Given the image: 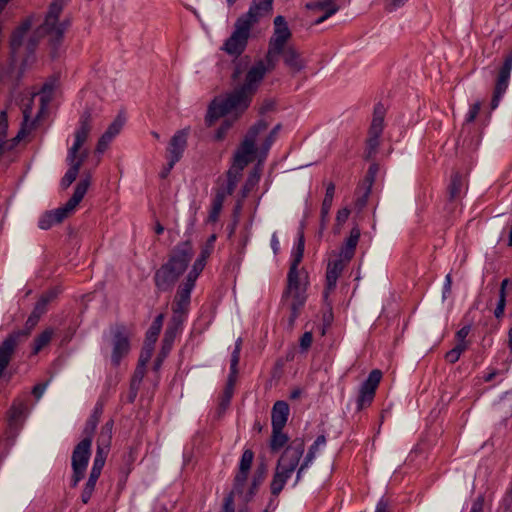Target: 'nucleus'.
Masks as SVG:
<instances>
[{
  "label": "nucleus",
  "instance_id": "obj_48",
  "mask_svg": "<svg viewBox=\"0 0 512 512\" xmlns=\"http://www.w3.org/2000/svg\"><path fill=\"white\" fill-rule=\"evenodd\" d=\"M234 121L235 120H234L233 116H232V119L224 120V122L221 124V126L219 127V129L216 132V136L215 137H216L217 140H222L225 137L227 131L231 128V126L233 125Z\"/></svg>",
  "mask_w": 512,
  "mask_h": 512
},
{
  "label": "nucleus",
  "instance_id": "obj_12",
  "mask_svg": "<svg viewBox=\"0 0 512 512\" xmlns=\"http://www.w3.org/2000/svg\"><path fill=\"white\" fill-rule=\"evenodd\" d=\"M385 108L382 105H376L374 108L373 119L369 128V137L366 141L365 156L367 159L372 158L379 147V138L384 127Z\"/></svg>",
  "mask_w": 512,
  "mask_h": 512
},
{
  "label": "nucleus",
  "instance_id": "obj_57",
  "mask_svg": "<svg viewBox=\"0 0 512 512\" xmlns=\"http://www.w3.org/2000/svg\"><path fill=\"white\" fill-rule=\"evenodd\" d=\"M505 306H506V299L499 298L497 306L494 310V315L497 319H500L503 317L504 311H505Z\"/></svg>",
  "mask_w": 512,
  "mask_h": 512
},
{
  "label": "nucleus",
  "instance_id": "obj_59",
  "mask_svg": "<svg viewBox=\"0 0 512 512\" xmlns=\"http://www.w3.org/2000/svg\"><path fill=\"white\" fill-rule=\"evenodd\" d=\"M350 215V210L347 208L340 209L337 212L336 222L338 225L344 224Z\"/></svg>",
  "mask_w": 512,
  "mask_h": 512
},
{
  "label": "nucleus",
  "instance_id": "obj_53",
  "mask_svg": "<svg viewBox=\"0 0 512 512\" xmlns=\"http://www.w3.org/2000/svg\"><path fill=\"white\" fill-rule=\"evenodd\" d=\"M408 0H384L385 2V10L388 12H393L397 8L403 6Z\"/></svg>",
  "mask_w": 512,
  "mask_h": 512
},
{
  "label": "nucleus",
  "instance_id": "obj_45",
  "mask_svg": "<svg viewBox=\"0 0 512 512\" xmlns=\"http://www.w3.org/2000/svg\"><path fill=\"white\" fill-rule=\"evenodd\" d=\"M254 458V453L252 450L247 449L243 452L241 460H240V466L239 469L243 471H250L252 462Z\"/></svg>",
  "mask_w": 512,
  "mask_h": 512
},
{
  "label": "nucleus",
  "instance_id": "obj_52",
  "mask_svg": "<svg viewBox=\"0 0 512 512\" xmlns=\"http://www.w3.org/2000/svg\"><path fill=\"white\" fill-rule=\"evenodd\" d=\"M377 170H378L377 166L376 165H372V166L369 167L368 172H367V174L365 176L364 184L366 185V187H369V189H371V187H372V184L374 182Z\"/></svg>",
  "mask_w": 512,
  "mask_h": 512
},
{
  "label": "nucleus",
  "instance_id": "obj_1",
  "mask_svg": "<svg viewBox=\"0 0 512 512\" xmlns=\"http://www.w3.org/2000/svg\"><path fill=\"white\" fill-rule=\"evenodd\" d=\"M264 62L258 61L247 72L243 84L225 96L216 97L209 105L205 121L212 126L219 118L231 115L237 120L249 107L252 97L265 76Z\"/></svg>",
  "mask_w": 512,
  "mask_h": 512
},
{
  "label": "nucleus",
  "instance_id": "obj_41",
  "mask_svg": "<svg viewBox=\"0 0 512 512\" xmlns=\"http://www.w3.org/2000/svg\"><path fill=\"white\" fill-rule=\"evenodd\" d=\"M205 264H206V260L198 257L196 259V261L194 262L193 267H192L191 271L188 273L186 279L196 282V279L198 278V276L204 269Z\"/></svg>",
  "mask_w": 512,
  "mask_h": 512
},
{
  "label": "nucleus",
  "instance_id": "obj_31",
  "mask_svg": "<svg viewBox=\"0 0 512 512\" xmlns=\"http://www.w3.org/2000/svg\"><path fill=\"white\" fill-rule=\"evenodd\" d=\"M236 376H237V372H232V370H230V374L228 376V380H227V384H226V387L224 389V392H223V395L221 397V406L222 407H226L228 406V404L230 403V400L232 398V395H233V392H234V385H235V381H236Z\"/></svg>",
  "mask_w": 512,
  "mask_h": 512
},
{
  "label": "nucleus",
  "instance_id": "obj_44",
  "mask_svg": "<svg viewBox=\"0 0 512 512\" xmlns=\"http://www.w3.org/2000/svg\"><path fill=\"white\" fill-rule=\"evenodd\" d=\"M241 345H242V339L239 338L236 341L235 348H234V350L232 352V355H231L230 370H232L233 373L234 372H238L237 366H238V363H239V360H240Z\"/></svg>",
  "mask_w": 512,
  "mask_h": 512
},
{
  "label": "nucleus",
  "instance_id": "obj_20",
  "mask_svg": "<svg viewBox=\"0 0 512 512\" xmlns=\"http://www.w3.org/2000/svg\"><path fill=\"white\" fill-rule=\"evenodd\" d=\"M194 286L195 282L186 279L185 282L178 287L172 307L174 313H183L187 310L190 303V294Z\"/></svg>",
  "mask_w": 512,
  "mask_h": 512
},
{
  "label": "nucleus",
  "instance_id": "obj_28",
  "mask_svg": "<svg viewBox=\"0 0 512 512\" xmlns=\"http://www.w3.org/2000/svg\"><path fill=\"white\" fill-rule=\"evenodd\" d=\"M283 428L272 427L270 440V449L272 452H278L288 442V436L283 433Z\"/></svg>",
  "mask_w": 512,
  "mask_h": 512
},
{
  "label": "nucleus",
  "instance_id": "obj_11",
  "mask_svg": "<svg viewBox=\"0 0 512 512\" xmlns=\"http://www.w3.org/2000/svg\"><path fill=\"white\" fill-rule=\"evenodd\" d=\"M89 439H83L74 448L72 453V486L75 487L83 479L91 454Z\"/></svg>",
  "mask_w": 512,
  "mask_h": 512
},
{
  "label": "nucleus",
  "instance_id": "obj_6",
  "mask_svg": "<svg viewBox=\"0 0 512 512\" xmlns=\"http://www.w3.org/2000/svg\"><path fill=\"white\" fill-rule=\"evenodd\" d=\"M92 129V111L85 109L79 120V128L75 132V141L68 151L67 161L70 168L62 178L61 184L64 188L69 187L77 178L79 170L86 160L88 153L86 150L80 151L82 145L87 140Z\"/></svg>",
  "mask_w": 512,
  "mask_h": 512
},
{
  "label": "nucleus",
  "instance_id": "obj_49",
  "mask_svg": "<svg viewBox=\"0 0 512 512\" xmlns=\"http://www.w3.org/2000/svg\"><path fill=\"white\" fill-rule=\"evenodd\" d=\"M248 474L249 471H243L239 469L237 475L235 476V489L238 492H242V488L248 478Z\"/></svg>",
  "mask_w": 512,
  "mask_h": 512
},
{
  "label": "nucleus",
  "instance_id": "obj_9",
  "mask_svg": "<svg viewBox=\"0 0 512 512\" xmlns=\"http://www.w3.org/2000/svg\"><path fill=\"white\" fill-rule=\"evenodd\" d=\"M89 185L90 180L88 178L81 180L76 185L73 195L64 206L55 210L47 211L40 217L38 222L39 228L42 230H48L52 226L63 222V220L66 219L82 201Z\"/></svg>",
  "mask_w": 512,
  "mask_h": 512
},
{
  "label": "nucleus",
  "instance_id": "obj_47",
  "mask_svg": "<svg viewBox=\"0 0 512 512\" xmlns=\"http://www.w3.org/2000/svg\"><path fill=\"white\" fill-rule=\"evenodd\" d=\"M55 87H56V80H54V79L44 83V85L41 89V93L43 94V96L41 98L42 102L49 100L50 95L54 91Z\"/></svg>",
  "mask_w": 512,
  "mask_h": 512
},
{
  "label": "nucleus",
  "instance_id": "obj_18",
  "mask_svg": "<svg viewBox=\"0 0 512 512\" xmlns=\"http://www.w3.org/2000/svg\"><path fill=\"white\" fill-rule=\"evenodd\" d=\"M187 145V133L184 130H180L175 133L171 138L168 147V167L165 172L162 173V177H165L169 171L173 168L176 162L180 160L182 154Z\"/></svg>",
  "mask_w": 512,
  "mask_h": 512
},
{
  "label": "nucleus",
  "instance_id": "obj_16",
  "mask_svg": "<svg viewBox=\"0 0 512 512\" xmlns=\"http://www.w3.org/2000/svg\"><path fill=\"white\" fill-rule=\"evenodd\" d=\"M382 379V372L379 369H374L370 372L368 378L362 383L357 399L358 409L369 406L376 393V389Z\"/></svg>",
  "mask_w": 512,
  "mask_h": 512
},
{
  "label": "nucleus",
  "instance_id": "obj_24",
  "mask_svg": "<svg viewBox=\"0 0 512 512\" xmlns=\"http://www.w3.org/2000/svg\"><path fill=\"white\" fill-rule=\"evenodd\" d=\"M279 129H280V125H276L269 132V134L265 136V138L259 145H257L258 137H256V140H255V148L257 149L256 157L259 158V162L263 161L266 158L269 149L271 148L272 144L274 143V141L276 139ZM266 130H267V128L264 130V132ZM262 133H263V131H262ZM260 134H261V132L257 136H259Z\"/></svg>",
  "mask_w": 512,
  "mask_h": 512
},
{
  "label": "nucleus",
  "instance_id": "obj_7",
  "mask_svg": "<svg viewBox=\"0 0 512 512\" xmlns=\"http://www.w3.org/2000/svg\"><path fill=\"white\" fill-rule=\"evenodd\" d=\"M305 450V443L302 438H295L281 454L275 472L270 483L273 496H278L283 490L287 480L299 465L300 459Z\"/></svg>",
  "mask_w": 512,
  "mask_h": 512
},
{
  "label": "nucleus",
  "instance_id": "obj_26",
  "mask_svg": "<svg viewBox=\"0 0 512 512\" xmlns=\"http://www.w3.org/2000/svg\"><path fill=\"white\" fill-rule=\"evenodd\" d=\"M103 413V407L101 404H97L94 408L93 413L90 415L89 419L86 422V425L83 430V439H89V442L92 444V439L94 436L95 429L99 423L100 417Z\"/></svg>",
  "mask_w": 512,
  "mask_h": 512
},
{
  "label": "nucleus",
  "instance_id": "obj_34",
  "mask_svg": "<svg viewBox=\"0 0 512 512\" xmlns=\"http://www.w3.org/2000/svg\"><path fill=\"white\" fill-rule=\"evenodd\" d=\"M225 200V193L224 192H217L213 202H212V208L209 214V220L212 222H216L219 218L220 212L223 207V203Z\"/></svg>",
  "mask_w": 512,
  "mask_h": 512
},
{
  "label": "nucleus",
  "instance_id": "obj_14",
  "mask_svg": "<svg viewBox=\"0 0 512 512\" xmlns=\"http://www.w3.org/2000/svg\"><path fill=\"white\" fill-rule=\"evenodd\" d=\"M113 365L118 366L123 357L130 351L129 333L124 325L116 324L111 327Z\"/></svg>",
  "mask_w": 512,
  "mask_h": 512
},
{
  "label": "nucleus",
  "instance_id": "obj_64",
  "mask_svg": "<svg viewBox=\"0 0 512 512\" xmlns=\"http://www.w3.org/2000/svg\"><path fill=\"white\" fill-rule=\"evenodd\" d=\"M375 512H389L388 502L385 500H380L376 506Z\"/></svg>",
  "mask_w": 512,
  "mask_h": 512
},
{
  "label": "nucleus",
  "instance_id": "obj_13",
  "mask_svg": "<svg viewBox=\"0 0 512 512\" xmlns=\"http://www.w3.org/2000/svg\"><path fill=\"white\" fill-rule=\"evenodd\" d=\"M245 22L239 21L238 19L234 25V31L231 36L225 41L223 50L232 56L241 55L248 43L250 37V28L244 24Z\"/></svg>",
  "mask_w": 512,
  "mask_h": 512
},
{
  "label": "nucleus",
  "instance_id": "obj_10",
  "mask_svg": "<svg viewBox=\"0 0 512 512\" xmlns=\"http://www.w3.org/2000/svg\"><path fill=\"white\" fill-rule=\"evenodd\" d=\"M37 323L28 317L23 329L13 331L0 343V378L13 359L18 346L28 339Z\"/></svg>",
  "mask_w": 512,
  "mask_h": 512
},
{
  "label": "nucleus",
  "instance_id": "obj_60",
  "mask_svg": "<svg viewBox=\"0 0 512 512\" xmlns=\"http://www.w3.org/2000/svg\"><path fill=\"white\" fill-rule=\"evenodd\" d=\"M47 387L46 383H40L33 387L32 394L35 396L37 400H39L43 393L45 392V389Z\"/></svg>",
  "mask_w": 512,
  "mask_h": 512
},
{
  "label": "nucleus",
  "instance_id": "obj_38",
  "mask_svg": "<svg viewBox=\"0 0 512 512\" xmlns=\"http://www.w3.org/2000/svg\"><path fill=\"white\" fill-rule=\"evenodd\" d=\"M57 296L54 290L48 291L41 295L37 303L35 304L34 310L40 314H44L47 310L48 304Z\"/></svg>",
  "mask_w": 512,
  "mask_h": 512
},
{
  "label": "nucleus",
  "instance_id": "obj_54",
  "mask_svg": "<svg viewBox=\"0 0 512 512\" xmlns=\"http://www.w3.org/2000/svg\"><path fill=\"white\" fill-rule=\"evenodd\" d=\"M220 512H234V499L232 493L224 498Z\"/></svg>",
  "mask_w": 512,
  "mask_h": 512
},
{
  "label": "nucleus",
  "instance_id": "obj_55",
  "mask_svg": "<svg viewBox=\"0 0 512 512\" xmlns=\"http://www.w3.org/2000/svg\"><path fill=\"white\" fill-rule=\"evenodd\" d=\"M313 341L312 332H305L300 338V347L306 351L310 348Z\"/></svg>",
  "mask_w": 512,
  "mask_h": 512
},
{
  "label": "nucleus",
  "instance_id": "obj_56",
  "mask_svg": "<svg viewBox=\"0 0 512 512\" xmlns=\"http://www.w3.org/2000/svg\"><path fill=\"white\" fill-rule=\"evenodd\" d=\"M480 109H481V103L480 102L474 103L471 106L470 111L467 115L466 122H468V123L473 122L476 119L477 115L479 114Z\"/></svg>",
  "mask_w": 512,
  "mask_h": 512
},
{
  "label": "nucleus",
  "instance_id": "obj_23",
  "mask_svg": "<svg viewBox=\"0 0 512 512\" xmlns=\"http://www.w3.org/2000/svg\"><path fill=\"white\" fill-rule=\"evenodd\" d=\"M289 415V406L285 401H277L271 413L272 427L284 428Z\"/></svg>",
  "mask_w": 512,
  "mask_h": 512
},
{
  "label": "nucleus",
  "instance_id": "obj_35",
  "mask_svg": "<svg viewBox=\"0 0 512 512\" xmlns=\"http://www.w3.org/2000/svg\"><path fill=\"white\" fill-rule=\"evenodd\" d=\"M319 446L316 443H313L309 448L308 453L306 454L303 463L299 466L296 474L295 484L298 483L302 477L304 470L309 466V464L314 460L316 452L318 451Z\"/></svg>",
  "mask_w": 512,
  "mask_h": 512
},
{
  "label": "nucleus",
  "instance_id": "obj_8",
  "mask_svg": "<svg viewBox=\"0 0 512 512\" xmlns=\"http://www.w3.org/2000/svg\"><path fill=\"white\" fill-rule=\"evenodd\" d=\"M291 37L292 33L285 18L281 15L276 16L274 18L273 35L269 39L268 43V51L266 53L265 60H262L264 62L265 73L275 69L281 51H283V48L288 46L287 42Z\"/></svg>",
  "mask_w": 512,
  "mask_h": 512
},
{
  "label": "nucleus",
  "instance_id": "obj_25",
  "mask_svg": "<svg viewBox=\"0 0 512 512\" xmlns=\"http://www.w3.org/2000/svg\"><path fill=\"white\" fill-rule=\"evenodd\" d=\"M360 235L361 232L358 227H353L351 229L350 235L339 253L343 255L346 260H351L354 257Z\"/></svg>",
  "mask_w": 512,
  "mask_h": 512
},
{
  "label": "nucleus",
  "instance_id": "obj_4",
  "mask_svg": "<svg viewBox=\"0 0 512 512\" xmlns=\"http://www.w3.org/2000/svg\"><path fill=\"white\" fill-rule=\"evenodd\" d=\"M193 257V248L189 241L175 246L166 263L162 264L154 274V283L161 292L170 291L180 276L186 271Z\"/></svg>",
  "mask_w": 512,
  "mask_h": 512
},
{
  "label": "nucleus",
  "instance_id": "obj_37",
  "mask_svg": "<svg viewBox=\"0 0 512 512\" xmlns=\"http://www.w3.org/2000/svg\"><path fill=\"white\" fill-rule=\"evenodd\" d=\"M146 373V366L142 364H138L134 374L131 379V390L133 392V397L137 396V392L139 390L140 384L145 376Z\"/></svg>",
  "mask_w": 512,
  "mask_h": 512
},
{
  "label": "nucleus",
  "instance_id": "obj_43",
  "mask_svg": "<svg viewBox=\"0 0 512 512\" xmlns=\"http://www.w3.org/2000/svg\"><path fill=\"white\" fill-rule=\"evenodd\" d=\"M125 118L118 115L106 130L112 137L118 135L124 126Z\"/></svg>",
  "mask_w": 512,
  "mask_h": 512
},
{
  "label": "nucleus",
  "instance_id": "obj_21",
  "mask_svg": "<svg viewBox=\"0 0 512 512\" xmlns=\"http://www.w3.org/2000/svg\"><path fill=\"white\" fill-rule=\"evenodd\" d=\"M285 65L292 73H298L305 67V61L301 57V53L292 45L283 48L281 54Z\"/></svg>",
  "mask_w": 512,
  "mask_h": 512
},
{
  "label": "nucleus",
  "instance_id": "obj_63",
  "mask_svg": "<svg viewBox=\"0 0 512 512\" xmlns=\"http://www.w3.org/2000/svg\"><path fill=\"white\" fill-rule=\"evenodd\" d=\"M483 498L479 497L472 505L470 512H483Z\"/></svg>",
  "mask_w": 512,
  "mask_h": 512
},
{
  "label": "nucleus",
  "instance_id": "obj_5",
  "mask_svg": "<svg viewBox=\"0 0 512 512\" xmlns=\"http://www.w3.org/2000/svg\"><path fill=\"white\" fill-rule=\"evenodd\" d=\"M268 128V124L260 120L255 123L248 132L246 133L243 141L238 147L235 155H234V163L232 168L227 172V185L225 190H219L218 192H224L225 197L227 195H231L240 178L241 171L251 163L256 157V148H255V140L257 135Z\"/></svg>",
  "mask_w": 512,
  "mask_h": 512
},
{
  "label": "nucleus",
  "instance_id": "obj_62",
  "mask_svg": "<svg viewBox=\"0 0 512 512\" xmlns=\"http://www.w3.org/2000/svg\"><path fill=\"white\" fill-rule=\"evenodd\" d=\"M471 327L469 325L462 327L457 333L456 338L458 341H466L465 338L468 336Z\"/></svg>",
  "mask_w": 512,
  "mask_h": 512
},
{
  "label": "nucleus",
  "instance_id": "obj_30",
  "mask_svg": "<svg viewBox=\"0 0 512 512\" xmlns=\"http://www.w3.org/2000/svg\"><path fill=\"white\" fill-rule=\"evenodd\" d=\"M261 176V169L255 167L249 174L243 188H242V198L247 197V195L254 189V187L258 184Z\"/></svg>",
  "mask_w": 512,
  "mask_h": 512
},
{
  "label": "nucleus",
  "instance_id": "obj_50",
  "mask_svg": "<svg viewBox=\"0 0 512 512\" xmlns=\"http://www.w3.org/2000/svg\"><path fill=\"white\" fill-rule=\"evenodd\" d=\"M160 329L157 328L156 326H150V328L148 329L147 333H146V339H145V343H148V344H151V345H154L157 341V338H158V335L160 333Z\"/></svg>",
  "mask_w": 512,
  "mask_h": 512
},
{
  "label": "nucleus",
  "instance_id": "obj_27",
  "mask_svg": "<svg viewBox=\"0 0 512 512\" xmlns=\"http://www.w3.org/2000/svg\"><path fill=\"white\" fill-rule=\"evenodd\" d=\"M32 22L27 19L25 20L18 28L15 29V31L12 34L11 37V50L12 53L15 55L17 51L20 49V47L23 44V39L27 31L31 28Z\"/></svg>",
  "mask_w": 512,
  "mask_h": 512
},
{
  "label": "nucleus",
  "instance_id": "obj_33",
  "mask_svg": "<svg viewBox=\"0 0 512 512\" xmlns=\"http://www.w3.org/2000/svg\"><path fill=\"white\" fill-rule=\"evenodd\" d=\"M462 187H463L462 177L458 172H456L452 175L451 183L448 188L449 199L451 201H454L455 199H457L459 197Z\"/></svg>",
  "mask_w": 512,
  "mask_h": 512
},
{
  "label": "nucleus",
  "instance_id": "obj_61",
  "mask_svg": "<svg viewBox=\"0 0 512 512\" xmlns=\"http://www.w3.org/2000/svg\"><path fill=\"white\" fill-rule=\"evenodd\" d=\"M460 356L454 349H451L445 354V359L447 362L454 364L459 360Z\"/></svg>",
  "mask_w": 512,
  "mask_h": 512
},
{
  "label": "nucleus",
  "instance_id": "obj_22",
  "mask_svg": "<svg viewBox=\"0 0 512 512\" xmlns=\"http://www.w3.org/2000/svg\"><path fill=\"white\" fill-rule=\"evenodd\" d=\"M306 8L324 12L322 16L315 20L314 25L323 23L339 10V6L333 0L310 2L306 4Z\"/></svg>",
  "mask_w": 512,
  "mask_h": 512
},
{
  "label": "nucleus",
  "instance_id": "obj_15",
  "mask_svg": "<svg viewBox=\"0 0 512 512\" xmlns=\"http://www.w3.org/2000/svg\"><path fill=\"white\" fill-rule=\"evenodd\" d=\"M512 71V52L505 57L503 65L500 67L493 97L491 100V109L494 110L498 107L499 102L503 94L506 92L508 88L509 78Z\"/></svg>",
  "mask_w": 512,
  "mask_h": 512
},
{
  "label": "nucleus",
  "instance_id": "obj_3",
  "mask_svg": "<svg viewBox=\"0 0 512 512\" xmlns=\"http://www.w3.org/2000/svg\"><path fill=\"white\" fill-rule=\"evenodd\" d=\"M64 8V0H53L49 5L48 12L42 25H40L34 35L26 43V49L33 52L36 48L39 39L47 37L49 45L52 49V56H56V50L61 45L65 31L70 26V21L64 19L59 20V16Z\"/></svg>",
  "mask_w": 512,
  "mask_h": 512
},
{
  "label": "nucleus",
  "instance_id": "obj_36",
  "mask_svg": "<svg viewBox=\"0 0 512 512\" xmlns=\"http://www.w3.org/2000/svg\"><path fill=\"white\" fill-rule=\"evenodd\" d=\"M111 438L107 434H99L97 438V451L95 457H101L106 460V456L109 451V447L111 444Z\"/></svg>",
  "mask_w": 512,
  "mask_h": 512
},
{
  "label": "nucleus",
  "instance_id": "obj_29",
  "mask_svg": "<svg viewBox=\"0 0 512 512\" xmlns=\"http://www.w3.org/2000/svg\"><path fill=\"white\" fill-rule=\"evenodd\" d=\"M334 192L335 185L334 183L329 182L326 187V193L321 207V217L323 221H325L329 215L330 209L332 207Z\"/></svg>",
  "mask_w": 512,
  "mask_h": 512
},
{
  "label": "nucleus",
  "instance_id": "obj_58",
  "mask_svg": "<svg viewBox=\"0 0 512 512\" xmlns=\"http://www.w3.org/2000/svg\"><path fill=\"white\" fill-rule=\"evenodd\" d=\"M22 134H23V130L19 131V133L14 138H12L11 140H6L5 139V142L7 144L3 147V152L6 151V150L13 149L19 143V141H20V139L22 137Z\"/></svg>",
  "mask_w": 512,
  "mask_h": 512
},
{
  "label": "nucleus",
  "instance_id": "obj_42",
  "mask_svg": "<svg viewBox=\"0 0 512 512\" xmlns=\"http://www.w3.org/2000/svg\"><path fill=\"white\" fill-rule=\"evenodd\" d=\"M27 410L26 404L23 402H14L10 409V419L17 421L21 418Z\"/></svg>",
  "mask_w": 512,
  "mask_h": 512
},
{
  "label": "nucleus",
  "instance_id": "obj_32",
  "mask_svg": "<svg viewBox=\"0 0 512 512\" xmlns=\"http://www.w3.org/2000/svg\"><path fill=\"white\" fill-rule=\"evenodd\" d=\"M54 330L52 328H46L41 334L34 339L33 353L37 354L43 349L52 339Z\"/></svg>",
  "mask_w": 512,
  "mask_h": 512
},
{
  "label": "nucleus",
  "instance_id": "obj_40",
  "mask_svg": "<svg viewBox=\"0 0 512 512\" xmlns=\"http://www.w3.org/2000/svg\"><path fill=\"white\" fill-rule=\"evenodd\" d=\"M105 461L106 460L101 458L100 456L94 458L93 467L91 469L89 479L87 482L93 483L96 485V482H97V480L101 474V471L104 467Z\"/></svg>",
  "mask_w": 512,
  "mask_h": 512
},
{
  "label": "nucleus",
  "instance_id": "obj_46",
  "mask_svg": "<svg viewBox=\"0 0 512 512\" xmlns=\"http://www.w3.org/2000/svg\"><path fill=\"white\" fill-rule=\"evenodd\" d=\"M154 350V345L148 344L144 342V346L142 348L138 364H142L146 366V364L150 361Z\"/></svg>",
  "mask_w": 512,
  "mask_h": 512
},
{
  "label": "nucleus",
  "instance_id": "obj_51",
  "mask_svg": "<svg viewBox=\"0 0 512 512\" xmlns=\"http://www.w3.org/2000/svg\"><path fill=\"white\" fill-rule=\"evenodd\" d=\"M95 484L87 482L81 494V500L84 504H87L95 490Z\"/></svg>",
  "mask_w": 512,
  "mask_h": 512
},
{
  "label": "nucleus",
  "instance_id": "obj_39",
  "mask_svg": "<svg viewBox=\"0 0 512 512\" xmlns=\"http://www.w3.org/2000/svg\"><path fill=\"white\" fill-rule=\"evenodd\" d=\"M177 332L176 326H169L167 327L164 338H163V356H167L172 348L173 341L175 339Z\"/></svg>",
  "mask_w": 512,
  "mask_h": 512
},
{
  "label": "nucleus",
  "instance_id": "obj_2",
  "mask_svg": "<svg viewBox=\"0 0 512 512\" xmlns=\"http://www.w3.org/2000/svg\"><path fill=\"white\" fill-rule=\"evenodd\" d=\"M304 253L303 236L300 237L297 249L293 256L288 276L287 287L283 293V300L288 306L290 315L288 318L289 328L292 329L307 299L306 290L308 286L307 272L298 269Z\"/></svg>",
  "mask_w": 512,
  "mask_h": 512
},
{
  "label": "nucleus",
  "instance_id": "obj_19",
  "mask_svg": "<svg viewBox=\"0 0 512 512\" xmlns=\"http://www.w3.org/2000/svg\"><path fill=\"white\" fill-rule=\"evenodd\" d=\"M350 261L351 260H346L341 254H338L334 259L329 260L326 271L325 296L335 289L338 278Z\"/></svg>",
  "mask_w": 512,
  "mask_h": 512
},
{
  "label": "nucleus",
  "instance_id": "obj_17",
  "mask_svg": "<svg viewBox=\"0 0 512 512\" xmlns=\"http://www.w3.org/2000/svg\"><path fill=\"white\" fill-rule=\"evenodd\" d=\"M273 9V0H253L249 10L238 18L245 22L250 29L257 24L261 18L269 15Z\"/></svg>",
  "mask_w": 512,
  "mask_h": 512
}]
</instances>
